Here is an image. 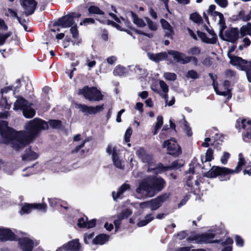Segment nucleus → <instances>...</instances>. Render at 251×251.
Here are the masks:
<instances>
[{"label": "nucleus", "mask_w": 251, "mask_h": 251, "mask_svg": "<svg viewBox=\"0 0 251 251\" xmlns=\"http://www.w3.org/2000/svg\"><path fill=\"white\" fill-rule=\"evenodd\" d=\"M75 21H72V18L68 14L58 19L53 23V26H60L63 28L70 27L75 24Z\"/></svg>", "instance_id": "obj_15"}, {"label": "nucleus", "mask_w": 251, "mask_h": 251, "mask_svg": "<svg viewBox=\"0 0 251 251\" xmlns=\"http://www.w3.org/2000/svg\"><path fill=\"white\" fill-rule=\"evenodd\" d=\"M0 136L1 143L4 144H11V147L17 151L24 148L23 136L21 132L17 131L8 126V122L0 120Z\"/></svg>", "instance_id": "obj_1"}, {"label": "nucleus", "mask_w": 251, "mask_h": 251, "mask_svg": "<svg viewBox=\"0 0 251 251\" xmlns=\"http://www.w3.org/2000/svg\"><path fill=\"white\" fill-rule=\"evenodd\" d=\"M246 164V161L244 158L242 156V153L239 154V161L235 169L233 170V174L234 173L238 174L240 173L242 170L243 166Z\"/></svg>", "instance_id": "obj_36"}, {"label": "nucleus", "mask_w": 251, "mask_h": 251, "mask_svg": "<svg viewBox=\"0 0 251 251\" xmlns=\"http://www.w3.org/2000/svg\"><path fill=\"white\" fill-rule=\"evenodd\" d=\"M82 247L79 240L77 238L73 239L64 244L57 248L55 251H80Z\"/></svg>", "instance_id": "obj_9"}, {"label": "nucleus", "mask_w": 251, "mask_h": 251, "mask_svg": "<svg viewBox=\"0 0 251 251\" xmlns=\"http://www.w3.org/2000/svg\"><path fill=\"white\" fill-rule=\"evenodd\" d=\"M32 205L33 209H38L43 212H46L47 211V205L45 202L41 203H33Z\"/></svg>", "instance_id": "obj_46"}, {"label": "nucleus", "mask_w": 251, "mask_h": 251, "mask_svg": "<svg viewBox=\"0 0 251 251\" xmlns=\"http://www.w3.org/2000/svg\"><path fill=\"white\" fill-rule=\"evenodd\" d=\"M212 85L216 93L220 96H226V92H221L218 90V83L216 81H214V82H212Z\"/></svg>", "instance_id": "obj_54"}, {"label": "nucleus", "mask_w": 251, "mask_h": 251, "mask_svg": "<svg viewBox=\"0 0 251 251\" xmlns=\"http://www.w3.org/2000/svg\"><path fill=\"white\" fill-rule=\"evenodd\" d=\"M230 154L229 153L227 152H224L223 156L221 157V163L224 164L226 165L227 163L228 159L230 158Z\"/></svg>", "instance_id": "obj_58"}, {"label": "nucleus", "mask_w": 251, "mask_h": 251, "mask_svg": "<svg viewBox=\"0 0 251 251\" xmlns=\"http://www.w3.org/2000/svg\"><path fill=\"white\" fill-rule=\"evenodd\" d=\"M198 36L201 38V41L207 44H215L217 41V37H213L212 38H209L207 37L205 33L198 30L197 31Z\"/></svg>", "instance_id": "obj_25"}, {"label": "nucleus", "mask_w": 251, "mask_h": 251, "mask_svg": "<svg viewBox=\"0 0 251 251\" xmlns=\"http://www.w3.org/2000/svg\"><path fill=\"white\" fill-rule=\"evenodd\" d=\"M18 246L22 251H32L34 246V241L27 237L17 238Z\"/></svg>", "instance_id": "obj_11"}, {"label": "nucleus", "mask_w": 251, "mask_h": 251, "mask_svg": "<svg viewBox=\"0 0 251 251\" xmlns=\"http://www.w3.org/2000/svg\"><path fill=\"white\" fill-rule=\"evenodd\" d=\"M48 201L50 206L52 208H55L59 206L64 208L65 209H68L69 208L68 206H63L62 201L60 199L56 198H49L48 199Z\"/></svg>", "instance_id": "obj_33"}, {"label": "nucleus", "mask_w": 251, "mask_h": 251, "mask_svg": "<svg viewBox=\"0 0 251 251\" xmlns=\"http://www.w3.org/2000/svg\"><path fill=\"white\" fill-rule=\"evenodd\" d=\"M70 32L72 34L73 38L76 39L77 41L79 40L78 39L79 36L78 30L77 29V25L75 23L73 26H71Z\"/></svg>", "instance_id": "obj_48"}, {"label": "nucleus", "mask_w": 251, "mask_h": 251, "mask_svg": "<svg viewBox=\"0 0 251 251\" xmlns=\"http://www.w3.org/2000/svg\"><path fill=\"white\" fill-rule=\"evenodd\" d=\"M18 236L10 229L0 227V240L1 242L7 241H16Z\"/></svg>", "instance_id": "obj_14"}, {"label": "nucleus", "mask_w": 251, "mask_h": 251, "mask_svg": "<svg viewBox=\"0 0 251 251\" xmlns=\"http://www.w3.org/2000/svg\"><path fill=\"white\" fill-rule=\"evenodd\" d=\"M121 19L122 20V21L123 22V25H124L126 28H127L128 29H129L132 30L134 32H135V33H136L137 34L142 35L149 37V34H148L146 32H144L143 31H141L140 30L137 29L135 28V27H134L132 26L131 23L128 19H127V18L126 19L122 17H121Z\"/></svg>", "instance_id": "obj_20"}, {"label": "nucleus", "mask_w": 251, "mask_h": 251, "mask_svg": "<svg viewBox=\"0 0 251 251\" xmlns=\"http://www.w3.org/2000/svg\"><path fill=\"white\" fill-rule=\"evenodd\" d=\"M136 155L143 163L150 165L152 163V155L147 153L144 148H140L136 152Z\"/></svg>", "instance_id": "obj_17"}, {"label": "nucleus", "mask_w": 251, "mask_h": 251, "mask_svg": "<svg viewBox=\"0 0 251 251\" xmlns=\"http://www.w3.org/2000/svg\"><path fill=\"white\" fill-rule=\"evenodd\" d=\"M231 174H233V169L213 166L208 171L204 173L203 176L207 178H215L218 176L220 180L227 181L229 180Z\"/></svg>", "instance_id": "obj_4"}, {"label": "nucleus", "mask_w": 251, "mask_h": 251, "mask_svg": "<svg viewBox=\"0 0 251 251\" xmlns=\"http://www.w3.org/2000/svg\"><path fill=\"white\" fill-rule=\"evenodd\" d=\"M96 223L97 220L96 219H93L90 221L87 220L86 228L89 229L95 227L96 226Z\"/></svg>", "instance_id": "obj_62"}, {"label": "nucleus", "mask_w": 251, "mask_h": 251, "mask_svg": "<svg viewBox=\"0 0 251 251\" xmlns=\"http://www.w3.org/2000/svg\"><path fill=\"white\" fill-rule=\"evenodd\" d=\"M239 69L246 72L248 80L250 82H251V61H248L245 60V61H243Z\"/></svg>", "instance_id": "obj_23"}, {"label": "nucleus", "mask_w": 251, "mask_h": 251, "mask_svg": "<svg viewBox=\"0 0 251 251\" xmlns=\"http://www.w3.org/2000/svg\"><path fill=\"white\" fill-rule=\"evenodd\" d=\"M17 100L14 103L13 109L15 111L21 110L24 111L30 104L28 101L22 96H17Z\"/></svg>", "instance_id": "obj_18"}, {"label": "nucleus", "mask_w": 251, "mask_h": 251, "mask_svg": "<svg viewBox=\"0 0 251 251\" xmlns=\"http://www.w3.org/2000/svg\"><path fill=\"white\" fill-rule=\"evenodd\" d=\"M48 124L52 129H59L62 128V121L59 120H50L48 122Z\"/></svg>", "instance_id": "obj_41"}, {"label": "nucleus", "mask_w": 251, "mask_h": 251, "mask_svg": "<svg viewBox=\"0 0 251 251\" xmlns=\"http://www.w3.org/2000/svg\"><path fill=\"white\" fill-rule=\"evenodd\" d=\"M168 53L172 55L177 62L180 64H186L192 61L195 65H198V60L195 56H188L184 53L175 50H169Z\"/></svg>", "instance_id": "obj_7"}, {"label": "nucleus", "mask_w": 251, "mask_h": 251, "mask_svg": "<svg viewBox=\"0 0 251 251\" xmlns=\"http://www.w3.org/2000/svg\"><path fill=\"white\" fill-rule=\"evenodd\" d=\"M31 104H29L23 111V115L26 118H31L35 115V111L31 107Z\"/></svg>", "instance_id": "obj_39"}, {"label": "nucleus", "mask_w": 251, "mask_h": 251, "mask_svg": "<svg viewBox=\"0 0 251 251\" xmlns=\"http://www.w3.org/2000/svg\"><path fill=\"white\" fill-rule=\"evenodd\" d=\"M154 217L152 216V214H148L145 216L144 219L140 220L139 222H138L137 225L139 227L145 226L150 222L152 221Z\"/></svg>", "instance_id": "obj_40"}, {"label": "nucleus", "mask_w": 251, "mask_h": 251, "mask_svg": "<svg viewBox=\"0 0 251 251\" xmlns=\"http://www.w3.org/2000/svg\"><path fill=\"white\" fill-rule=\"evenodd\" d=\"M168 52L167 53L165 51L157 53H153L149 52L148 55L150 60L156 63H158L160 61L166 60L168 57Z\"/></svg>", "instance_id": "obj_19"}, {"label": "nucleus", "mask_w": 251, "mask_h": 251, "mask_svg": "<svg viewBox=\"0 0 251 251\" xmlns=\"http://www.w3.org/2000/svg\"><path fill=\"white\" fill-rule=\"evenodd\" d=\"M145 19L148 23L149 28L152 31L157 30V25L155 23L153 22L149 18L146 17Z\"/></svg>", "instance_id": "obj_53"}, {"label": "nucleus", "mask_w": 251, "mask_h": 251, "mask_svg": "<svg viewBox=\"0 0 251 251\" xmlns=\"http://www.w3.org/2000/svg\"><path fill=\"white\" fill-rule=\"evenodd\" d=\"M160 23L161 24V26L162 27V28L166 30L167 29H171V25L169 24V23L166 21V20L164 19H161L160 20Z\"/></svg>", "instance_id": "obj_59"}, {"label": "nucleus", "mask_w": 251, "mask_h": 251, "mask_svg": "<svg viewBox=\"0 0 251 251\" xmlns=\"http://www.w3.org/2000/svg\"><path fill=\"white\" fill-rule=\"evenodd\" d=\"M78 95H82L86 99L90 101H99L103 99V95L100 91L96 87H89L84 86L82 89L78 91Z\"/></svg>", "instance_id": "obj_5"}, {"label": "nucleus", "mask_w": 251, "mask_h": 251, "mask_svg": "<svg viewBox=\"0 0 251 251\" xmlns=\"http://www.w3.org/2000/svg\"><path fill=\"white\" fill-rule=\"evenodd\" d=\"M32 203H25V204L22 207L21 210L20 211V213L22 215L30 213L31 212V211L33 209V208H32Z\"/></svg>", "instance_id": "obj_44"}, {"label": "nucleus", "mask_w": 251, "mask_h": 251, "mask_svg": "<svg viewBox=\"0 0 251 251\" xmlns=\"http://www.w3.org/2000/svg\"><path fill=\"white\" fill-rule=\"evenodd\" d=\"M20 2L21 5L25 10L26 16L34 13L37 5V2L35 0H20Z\"/></svg>", "instance_id": "obj_13"}, {"label": "nucleus", "mask_w": 251, "mask_h": 251, "mask_svg": "<svg viewBox=\"0 0 251 251\" xmlns=\"http://www.w3.org/2000/svg\"><path fill=\"white\" fill-rule=\"evenodd\" d=\"M190 19L198 25L201 24L203 23V20L201 16L197 12L192 13L190 16Z\"/></svg>", "instance_id": "obj_43"}, {"label": "nucleus", "mask_w": 251, "mask_h": 251, "mask_svg": "<svg viewBox=\"0 0 251 251\" xmlns=\"http://www.w3.org/2000/svg\"><path fill=\"white\" fill-rule=\"evenodd\" d=\"M132 211L130 209L123 210L122 212L118 215V217L122 220L127 219L131 214Z\"/></svg>", "instance_id": "obj_45"}, {"label": "nucleus", "mask_w": 251, "mask_h": 251, "mask_svg": "<svg viewBox=\"0 0 251 251\" xmlns=\"http://www.w3.org/2000/svg\"><path fill=\"white\" fill-rule=\"evenodd\" d=\"M168 198L167 194L160 195L156 198L150 200V209L151 211H154L158 209L163 202Z\"/></svg>", "instance_id": "obj_16"}, {"label": "nucleus", "mask_w": 251, "mask_h": 251, "mask_svg": "<svg viewBox=\"0 0 251 251\" xmlns=\"http://www.w3.org/2000/svg\"><path fill=\"white\" fill-rule=\"evenodd\" d=\"M213 151L211 148H208L205 153L204 160L203 158H201L202 163V164H204V163L207 164L208 165L210 166L209 162L213 159Z\"/></svg>", "instance_id": "obj_38"}, {"label": "nucleus", "mask_w": 251, "mask_h": 251, "mask_svg": "<svg viewBox=\"0 0 251 251\" xmlns=\"http://www.w3.org/2000/svg\"><path fill=\"white\" fill-rule=\"evenodd\" d=\"M130 188V186L129 184L124 183L119 188L116 195H114V192H112L113 199L114 200H117L118 198H120L126 191Z\"/></svg>", "instance_id": "obj_30"}, {"label": "nucleus", "mask_w": 251, "mask_h": 251, "mask_svg": "<svg viewBox=\"0 0 251 251\" xmlns=\"http://www.w3.org/2000/svg\"><path fill=\"white\" fill-rule=\"evenodd\" d=\"M165 175L169 179L176 180L177 178L178 174L176 171H167L165 173Z\"/></svg>", "instance_id": "obj_51"}, {"label": "nucleus", "mask_w": 251, "mask_h": 251, "mask_svg": "<svg viewBox=\"0 0 251 251\" xmlns=\"http://www.w3.org/2000/svg\"><path fill=\"white\" fill-rule=\"evenodd\" d=\"M38 154L32 151L31 147L25 149V153L22 154V158L23 161H32L38 157Z\"/></svg>", "instance_id": "obj_21"}, {"label": "nucleus", "mask_w": 251, "mask_h": 251, "mask_svg": "<svg viewBox=\"0 0 251 251\" xmlns=\"http://www.w3.org/2000/svg\"><path fill=\"white\" fill-rule=\"evenodd\" d=\"M184 130L188 136H191L192 135V131L191 127L189 126L188 124L186 121L185 120L184 124Z\"/></svg>", "instance_id": "obj_60"}, {"label": "nucleus", "mask_w": 251, "mask_h": 251, "mask_svg": "<svg viewBox=\"0 0 251 251\" xmlns=\"http://www.w3.org/2000/svg\"><path fill=\"white\" fill-rule=\"evenodd\" d=\"M235 126L239 130L243 129L242 139L247 143L251 142V120L239 118L236 121Z\"/></svg>", "instance_id": "obj_6"}, {"label": "nucleus", "mask_w": 251, "mask_h": 251, "mask_svg": "<svg viewBox=\"0 0 251 251\" xmlns=\"http://www.w3.org/2000/svg\"><path fill=\"white\" fill-rule=\"evenodd\" d=\"M227 55L230 60V63L233 66H237V68H239L243 61H245V59L242 57L232 55L231 52H229L228 51Z\"/></svg>", "instance_id": "obj_26"}, {"label": "nucleus", "mask_w": 251, "mask_h": 251, "mask_svg": "<svg viewBox=\"0 0 251 251\" xmlns=\"http://www.w3.org/2000/svg\"><path fill=\"white\" fill-rule=\"evenodd\" d=\"M216 234L214 233H204L201 234H197L193 236H190L187 238L188 241H197L199 243H220L221 239L212 240L215 238Z\"/></svg>", "instance_id": "obj_8"}, {"label": "nucleus", "mask_w": 251, "mask_h": 251, "mask_svg": "<svg viewBox=\"0 0 251 251\" xmlns=\"http://www.w3.org/2000/svg\"><path fill=\"white\" fill-rule=\"evenodd\" d=\"M220 243H221V245L222 246H230L233 244V240L232 238L228 237L226 239V241H222V242L221 241Z\"/></svg>", "instance_id": "obj_63"}, {"label": "nucleus", "mask_w": 251, "mask_h": 251, "mask_svg": "<svg viewBox=\"0 0 251 251\" xmlns=\"http://www.w3.org/2000/svg\"><path fill=\"white\" fill-rule=\"evenodd\" d=\"M159 85L162 91L165 93H167L169 91L167 84L163 80H160L159 81Z\"/></svg>", "instance_id": "obj_61"}, {"label": "nucleus", "mask_w": 251, "mask_h": 251, "mask_svg": "<svg viewBox=\"0 0 251 251\" xmlns=\"http://www.w3.org/2000/svg\"><path fill=\"white\" fill-rule=\"evenodd\" d=\"M151 169L156 174L166 173L169 171L168 165L164 166L162 163H158L155 167Z\"/></svg>", "instance_id": "obj_34"}, {"label": "nucleus", "mask_w": 251, "mask_h": 251, "mask_svg": "<svg viewBox=\"0 0 251 251\" xmlns=\"http://www.w3.org/2000/svg\"><path fill=\"white\" fill-rule=\"evenodd\" d=\"M239 34V31L237 27H230L225 31V38L223 36V39L222 40L235 44L238 39L240 38Z\"/></svg>", "instance_id": "obj_10"}, {"label": "nucleus", "mask_w": 251, "mask_h": 251, "mask_svg": "<svg viewBox=\"0 0 251 251\" xmlns=\"http://www.w3.org/2000/svg\"><path fill=\"white\" fill-rule=\"evenodd\" d=\"M26 131H21L23 136L24 148L30 144L40 134L42 130L48 129V123L40 118H34L28 122L25 126Z\"/></svg>", "instance_id": "obj_3"}, {"label": "nucleus", "mask_w": 251, "mask_h": 251, "mask_svg": "<svg viewBox=\"0 0 251 251\" xmlns=\"http://www.w3.org/2000/svg\"><path fill=\"white\" fill-rule=\"evenodd\" d=\"M133 23L139 27H144L146 26V23L144 20L138 17V15L132 11L130 12Z\"/></svg>", "instance_id": "obj_27"}, {"label": "nucleus", "mask_w": 251, "mask_h": 251, "mask_svg": "<svg viewBox=\"0 0 251 251\" xmlns=\"http://www.w3.org/2000/svg\"><path fill=\"white\" fill-rule=\"evenodd\" d=\"M246 164V161L244 158L242 156V153L239 154V161L235 169L233 170V174L234 173L238 174L240 173L242 170L243 166Z\"/></svg>", "instance_id": "obj_35"}, {"label": "nucleus", "mask_w": 251, "mask_h": 251, "mask_svg": "<svg viewBox=\"0 0 251 251\" xmlns=\"http://www.w3.org/2000/svg\"><path fill=\"white\" fill-rule=\"evenodd\" d=\"M236 244L237 246L242 247L244 245V241L243 239L239 235H236L235 237Z\"/></svg>", "instance_id": "obj_57"}, {"label": "nucleus", "mask_w": 251, "mask_h": 251, "mask_svg": "<svg viewBox=\"0 0 251 251\" xmlns=\"http://www.w3.org/2000/svg\"><path fill=\"white\" fill-rule=\"evenodd\" d=\"M246 164V161L244 158L242 156V153L239 154V161L235 169L233 170V174L234 173L238 174L240 173L242 170L243 166Z\"/></svg>", "instance_id": "obj_37"}, {"label": "nucleus", "mask_w": 251, "mask_h": 251, "mask_svg": "<svg viewBox=\"0 0 251 251\" xmlns=\"http://www.w3.org/2000/svg\"><path fill=\"white\" fill-rule=\"evenodd\" d=\"M166 185V182L161 176H150L143 179L136 189L137 194L152 197L155 193L161 191Z\"/></svg>", "instance_id": "obj_2"}, {"label": "nucleus", "mask_w": 251, "mask_h": 251, "mask_svg": "<svg viewBox=\"0 0 251 251\" xmlns=\"http://www.w3.org/2000/svg\"><path fill=\"white\" fill-rule=\"evenodd\" d=\"M225 74L227 78H230L235 75L236 73L233 70L227 69L225 71Z\"/></svg>", "instance_id": "obj_64"}, {"label": "nucleus", "mask_w": 251, "mask_h": 251, "mask_svg": "<svg viewBox=\"0 0 251 251\" xmlns=\"http://www.w3.org/2000/svg\"><path fill=\"white\" fill-rule=\"evenodd\" d=\"M224 137L222 134H216L214 136V142L212 145L217 150H221V146L224 141Z\"/></svg>", "instance_id": "obj_29"}, {"label": "nucleus", "mask_w": 251, "mask_h": 251, "mask_svg": "<svg viewBox=\"0 0 251 251\" xmlns=\"http://www.w3.org/2000/svg\"><path fill=\"white\" fill-rule=\"evenodd\" d=\"M89 14H97L102 15L104 14L103 11L101 10L98 6L95 5H91L88 9Z\"/></svg>", "instance_id": "obj_42"}, {"label": "nucleus", "mask_w": 251, "mask_h": 251, "mask_svg": "<svg viewBox=\"0 0 251 251\" xmlns=\"http://www.w3.org/2000/svg\"><path fill=\"white\" fill-rule=\"evenodd\" d=\"M132 129L131 127H129L126 131L124 135V140L126 143H128L130 142V138L132 134Z\"/></svg>", "instance_id": "obj_55"}, {"label": "nucleus", "mask_w": 251, "mask_h": 251, "mask_svg": "<svg viewBox=\"0 0 251 251\" xmlns=\"http://www.w3.org/2000/svg\"><path fill=\"white\" fill-rule=\"evenodd\" d=\"M214 16H219V24L220 25V30L219 32V36L222 39H223V31L226 28V24L225 20L223 14L218 11H214Z\"/></svg>", "instance_id": "obj_22"}, {"label": "nucleus", "mask_w": 251, "mask_h": 251, "mask_svg": "<svg viewBox=\"0 0 251 251\" xmlns=\"http://www.w3.org/2000/svg\"><path fill=\"white\" fill-rule=\"evenodd\" d=\"M185 164V162L182 159H177L174 161L171 164L168 165L170 171H176L180 169Z\"/></svg>", "instance_id": "obj_28"}, {"label": "nucleus", "mask_w": 251, "mask_h": 251, "mask_svg": "<svg viewBox=\"0 0 251 251\" xmlns=\"http://www.w3.org/2000/svg\"><path fill=\"white\" fill-rule=\"evenodd\" d=\"M165 78L169 80L174 81L177 78V75L174 73H166L164 74Z\"/></svg>", "instance_id": "obj_56"}, {"label": "nucleus", "mask_w": 251, "mask_h": 251, "mask_svg": "<svg viewBox=\"0 0 251 251\" xmlns=\"http://www.w3.org/2000/svg\"><path fill=\"white\" fill-rule=\"evenodd\" d=\"M88 217L86 216H84L83 217L79 218L77 221V225L79 228H86L87 226V221L88 220Z\"/></svg>", "instance_id": "obj_49"}, {"label": "nucleus", "mask_w": 251, "mask_h": 251, "mask_svg": "<svg viewBox=\"0 0 251 251\" xmlns=\"http://www.w3.org/2000/svg\"><path fill=\"white\" fill-rule=\"evenodd\" d=\"M77 108H79L83 113H87L90 115L96 114L94 106H89L84 104H78L77 105Z\"/></svg>", "instance_id": "obj_32"}, {"label": "nucleus", "mask_w": 251, "mask_h": 251, "mask_svg": "<svg viewBox=\"0 0 251 251\" xmlns=\"http://www.w3.org/2000/svg\"><path fill=\"white\" fill-rule=\"evenodd\" d=\"M163 147H166L168 153L175 157L178 156L182 152L181 147L177 144L171 143L168 140L164 141Z\"/></svg>", "instance_id": "obj_12"}, {"label": "nucleus", "mask_w": 251, "mask_h": 251, "mask_svg": "<svg viewBox=\"0 0 251 251\" xmlns=\"http://www.w3.org/2000/svg\"><path fill=\"white\" fill-rule=\"evenodd\" d=\"M186 76L187 78H191L194 79H196L199 78L200 76L196 71L191 70L188 71L187 74L186 75Z\"/></svg>", "instance_id": "obj_52"}, {"label": "nucleus", "mask_w": 251, "mask_h": 251, "mask_svg": "<svg viewBox=\"0 0 251 251\" xmlns=\"http://www.w3.org/2000/svg\"><path fill=\"white\" fill-rule=\"evenodd\" d=\"M109 235L104 233H100L97 235L92 240L94 245H103L109 239Z\"/></svg>", "instance_id": "obj_24"}, {"label": "nucleus", "mask_w": 251, "mask_h": 251, "mask_svg": "<svg viewBox=\"0 0 251 251\" xmlns=\"http://www.w3.org/2000/svg\"><path fill=\"white\" fill-rule=\"evenodd\" d=\"M125 74V68L120 65L117 66L113 71L114 75L122 76Z\"/></svg>", "instance_id": "obj_47"}, {"label": "nucleus", "mask_w": 251, "mask_h": 251, "mask_svg": "<svg viewBox=\"0 0 251 251\" xmlns=\"http://www.w3.org/2000/svg\"><path fill=\"white\" fill-rule=\"evenodd\" d=\"M239 31L240 38H243L247 35L251 36V23L248 22L246 25L242 26Z\"/></svg>", "instance_id": "obj_31"}, {"label": "nucleus", "mask_w": 251, "mask_h": 251, "mask_svg": "<svg viewBox=\"0 0 251 251\" xmlns=\"http://www.w3.org/2000/svg\"><path fill=\"white\" fill-rule=\"evenodd\" d=\"M70 42H72L74 45L75 44L78 45L79 44H80L81 43V39H80V40H78L77 41L76 39H75V41H73V40H72L70 36H66V37L65 38V39L64 41V43L65 45L64 46V48L67 47L69 45V43Z\"/></svg>", "instance_id": "obj_50"}]
</instances>
